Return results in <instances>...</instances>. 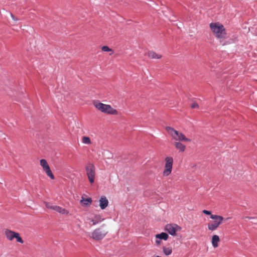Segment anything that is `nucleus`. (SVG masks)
I'll list each match as a JSON object with an SVG mask.
<instances>
[{"instance_id": "nucleus-1", "label": "nucleus", "mask_w": 257, "mask_h": 257, "mask_svg": "<svg viewBox=\"0 0 257 257\" xmlns=\"http://www.w3.org/2000/svg\"><path fill=\"white\" fill-rule=\"evenodd\" d=\"M108 230L106 225L103 224L100 227L95 228L88 236L95 241H100L103 239L108 234Z\"/></svg>"}, {"instance_id": "nucleus-2", "label": "nucleus", "mask_w": 257, "mask_h": 257, "mask_svg": "<svg viewBox=\"0 0 257 257\" xmlns=\"http://www.w3.org/2000/svg\"><path fill=\"white\" fill-rule=\"evenodd\" d=\"M94 107L100 112L110 115H117L118 111L113 108L110 105L101 103L98 100H94L92 101Z\"/></svg>"}, {"instance_id": "nucleus-3", "label": "nucleus", "mask_w": 257, "mask_h": 257, "mask_svg": "<svg viewBox=\"0 0 257 257\" xmlns=\"http://www.w3.org/2000/svg\"><path fill=\"white\" fill-rule=\"evenodd\" d=\"M210 28L217 39H225L226 38V33L224 26L219 23H211L210 24Z\"/></svg>"}, {"instance_id": "nucleus-4", "label": "nucleus", "mask_w": 257, "mask_h": 257, "mask_svg": "<svg viewBox=\"0 0 257 257\" xmlns=\"http://www.w3.org/2000/svg\"><path fill=\"white\" fill-rule=\"evenodd\" d=\"M166 130L172 139L176 142H191V140L186 138L183 134L175 130L172 127L167 126Z\"/></svg>"}, {"instance_id": "nucleus-5", "label": "nucleus", "mask_w": 257, "mask_h": 257, "mask_svg": "<svg viewBox=\"0 0 257 257\" xmlns=\"http://www.w3.org/2000/svg\"><path fill=\"white\" fill-rule=\"evenodd\" d=\"M210 218L213 219L214 221L212 223H208L207 227L208 229L211 231L217 229L224 220V218L222 216L217 215H211Z\"/></svg>"}, {"instance_id": "nucleus-6", "label": "nucleus", "mask_w": 257, "mask_h": 257, "mask_svg": "<svg viewBox=\"0 0 257 257\" xmlns=\"http://www.w3.org/2000/svg\"><path fill=\"white\" fill-rule=\"evenodd\" d=\"M85 169L89 182L93 184L96 176L95 166L92 163H88L85 166Z\"/></svg>"}, {"instance_id": "nucleus-7", "label": "nucleus", "mask_w": 257, "mask_h": 257, "mask_svg": "<svg viewBox=\"0 0 257 257\" xmlns=\"http://www.w3.org/2000/svg\"><path fill=\"white\" fill-rule=\"evenodd\" d=\"M173 158L172 157H166L165 158V167L163 172V175L165 177L169 176L172 171Z\"/></svg>"}, {"instance_id": "nucleus-8", "label": "nucleus", "mask_w": 257, "mask_h": 257, "mask_svg": "<svg viewBox=\"0 0 257 257\" xmlns=\"http://www.w3.org/2000/svg\"><path fill=\"white\" fill-rule=\"evenodd\" d=\"M5 234L7 238L10 241H12L14 238H16L17 242L21 243H24V240L20 236V234L18 232L9 229H6L5 230Z\"/></svg>"}, {"instance_id": "nucleus-9", "label": "nucleus", "mask_w": 257, "mask_h": 257, "mask_svg": "<svg viewBox=\"0 0 257 257\" xmlns=\"http://www.w3.org/2000/svg\"><path fill=\"white\" fill-rule=\"evenodd\" d=\"M181 230V227L176 224H168L165 227V230L172 236H176V233Z\"/></svg>"}, {"instance_id": "nucleus-10", "label": "nucleus", "mask_w": 257, "mask_h": 257, "mask_svg": "<svg viewBox=\"0 0 257 257\" xmlns=\"http://www.w3.org/2000/svg\"><path fill=\"white\" fill-rule=\"evenodd\" d=\"M40 163L43 171L46 173L47 175L51 179H54L55 177L53 174L47 161L45 159H41L40 161Z\"/></svg>"}, {"instance_id": "nucleus-11", "label": "nucleus", "mask_w": 257, "mask_h": 257, "mask_svg": "<svg viewBox=\"0 0 257 257\" xmlns=\"http://www.w3.org/2000/svg\"><path fill=\"white\" fill-rule=\"evenodd\" d=\"M104 218L100 215H95L91 217H87L86 219L87 222L90 226L95 225L104 220Z\"/></svg>"}, {"instance_id": "nucleus-12", "label": "nucleus", "mask_w": 257, "mask_h": 257, "mask_svg": "<svg viewBox=\"0 0 257 257\" xmlns=\"http://www.w3.org/2000/svg\"><path fill=\"white\" fill-rule=\"evenodd\" d=\"M99 206L102 210L105 209L108 205V201L105 196H101L99 200Z\"/></svg>"}, {"instance_id": "nucleus-13", "label": "nucleus", "mask_w": 257, "mask_h": 257, "mask_svg": "<svg viewBox=\"0 0 257 257\" xmlns=\"http://www.w3.org/2000/svg\"><path fill=\"white\" fill-rule=\"evenodd\" d=\"M53 210L61 214L68 215L69 214V211L59 206L55 205Z\"/></svg>"}, {"instance_id": "nucleus-14", "label": "nucleus", "mask_w": 257, "mask_h": 257, "mask_svg": "<svg viewBox=\"0 0 257 257\" xmlns=\"http://www.w3.org/2000/svg\"><path fill=\"white\" fill-rule=\"evenodd\" d=\"M220 242V238L218 235H213L211 238V243L214 248L218 246V243Z\"/></svg>"}, {"instance_id": "nucleus-15", "label": "nucleus", "mask_w": 257, "mask_h": 257, "mask_svg": "<svg viewBox=\"0 0 257 257\" xmlns=\"http://www.w3.org/2000/svg\"><path fill=\"white\" fill-rule=\"evenodd\" d=\"M174 146L175 148L180 152H183L185 150V146L183 145L182 143H181L180 142H175Z\"/></svg>"}, {"instance_id": "nucleus-16", "label": "nucleus", "mask_w": 257, "mask_h": 257, "mask_svg": "<svg viewBox=\"0 0 257 257\" xmlns=\"http://www.w3.org/2000/svg\"><path fill=\"white\" fill-rule=\"evenodd\" d=\"M148 56L151 59H161L162 55L158 54L154 51H149L148 53Z\"/></svg>"}, {"instance_id": "nucleus-17", "label": "nucleus", "mask_w": 257, "mask_h": 257, "mask_svg": "<svg viewBox=\"0 0 257 257\" xmlns=\"http://www.w3.org/2000/svg\"><path fill=\"white\" fill-rule=\"evenodd\" d=\"M156 239H161L164 240H167L169 237L168 234L166 232H162L160 234H157L155 235Z\"/></svg>"}, {"instance_id": "nucleus-18", "label": "nucleus", "mask_w": 257, "mask_h": 257, "mask_svg": "<svg viewBox=\"0 0 257 257\" xmlns=\"http://www.w3.org/2000/svg\"><path fill=\"white\" fill-rule=\"evenodd\" d=\"M92 202V199L91 198H84L82 197L81 200H80V203L83 206H87L90 205Z\"/></svg>"}, {"instance_id": "nucleus-19", "label": "nucleus", "mask_w": 257, "mask_h": 257, "mask_svg": "<svg viewBox=\"0 0 257 257\" xmlns=\"http://www.w3.org/2000/svg\"><path fill=\"white\" fill-rule=\"evenodd\" d=\"M101 50L103 52H110L109 55H111L114 53L113 50L107 46L102 47Z\"/></svg>"}, {"instance_id": "nucleus-20", "label": "nucleus", "mask_w": 257, "mask_h": 257, "mask_svg": "<svg viewBox=\"0 0 257 257\" xmlns=\"http://www.w3.org/2000/svg\"><path fill=\"white\" fill-rule=\"evenodd\" d=\"M82 142L86 145H90L91 144L90 138L86 136H83L82 138Z\"/></svg>"}, {"instance_id": "nucleus-21", "label": "nucleus", "mask_w": 257, "mask_h": 257, "mask_svg": "<svg viewBox=\"0 0 257 257\" xmlns=\"http://www.w3.org/2000/svg\"><path fill=\"white\" fill-rule=\"evenodd\" d=\"M163 250L164 253L167 255H169L171 254L172 252V250L171 248H170V247H164L163 248Z\"/></svg>"}, {"instance_id": "nucleus-22", "label": "nucleus", "mask_w": 257, "mask_h": 257, "mask_svg": "<svg viewBox=\"0 0 257 257\" xmlns=\"http://www.w3.org/2000/svg\"><path fill=\"white\" fill-rule=\"evenodd\" d=\"M44 204L47 208L52 209V210H53V208H54V207L55 206L54 205H53L51 203L47 202H45Z\"/></svg>"}, {"instance_id": "nucleus-23", "label": "nucleus", "mask_w": 257, "mask_h": 257, "mask_svg": "<svg viewBox=\"0 0 257 257\" xmlns=\"http://www.w3.org/2000/svg\"><path fill=\"white\" fill-rule=\"evenodd\" d=\"M10 16H11V17L12 18V19L14 21L13 25H15L16 24V22L18 21V19L17 18L15 17V16L12 13H11Z\"/></svg>"}, {"instance_id": "nucleus-24", "label": "nucleus", "mask_w": 257, "mask_h": 257, "mask_svg": "<svg viewBox=\"0 0 257 257\" xmlns=\"http://www.w3.org/2000/svg\"><path fill=\"white\" fill-rule=\"evenodd\" d=\"M202 212L204 214H206V215H210V216H211V215H212L211 211H208V210H203L202 211Z\"/></svg>"}, {"instance_id": "nucleus-25", "label": "nucleus", "mask_w": 257, "mask_h": 257, "mask_svg": "<svg viewBox=\"0 0 257 257\" xmlns=\"http://www.w3.org/2000/svg\"><path fill=\"white\" fill-rule=\"evenodd\" d=\"M198 107H199L198 104L196 102L193 103L191 105V107L192 108H198Z\"/></svg>"}, {"instance_id": "nucleus-26", "label": "nucleus", "mask_w": 257, "mask_h": 257, "mask_svg": "<svg viewBox=\"0 0 257 257\" xmlns=\"http://www.w3.org/2000/svg\"><path fill=\"white\" fill-rule=\"evenodd\" d=\"M161 239H156L155 242L157 245H159L161 244Z\"/></svg>"}]
</instances>
